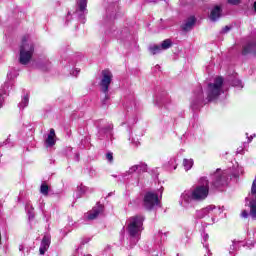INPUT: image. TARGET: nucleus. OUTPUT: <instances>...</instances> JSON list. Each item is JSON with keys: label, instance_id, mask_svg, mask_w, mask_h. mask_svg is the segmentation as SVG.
<instances>
[{"label": "nucleus", "instance_id": "obj_8", "mask_svg": "<svg viewBox=\"0 0 256 256\" xmlns=\"http://www.w3.org/2000/svg\"><path fill=\"white\" fill-rule=\"evenodd\" d=\"M211 179V183L215 189H219V187H225L229 179V172L217 169L216 172L212 174Z\"/></svg>", "mask_w": 256, "mask_h": 256}, {"label": "nucleus", "instance_id": "obj_6", "mask_svg": "<svg viewBox=\"0 0 256 256\" xmlns=\"http://www.w3.org/2000/svg\"><path fill=\"white\" fill-rule=\"evenodd\" d=\"M113 81V73L109 70L102 71V79L100 81L101 91L104 93V99H102V105H109V86Z\"/></svg>", "mask_w": 256, "mask_h": 256}, {"label": "nucleus", "instance_id": "obj_18", "mask_svg": "<svg viewBox=\"0 0 256 256\" xmlns=\"http://www.w3.org/2000/svg\"><path fill=\"white\" fill-rule=\"evenodd\" d=\"M89 192V188L83 184H80L77 187V191H76V199H81V197H83V195H85V193Z\"/></svg>", "mask_w": 256, "mask_h": 256}, {"label": "nucleus", "instance_id": "obj_27", "mask_svg": "<svg viewBox=\"0 0 256 256\" xmlns=\"http://www.w3.org/2000/svg\"><path fill=\"white\" fill-rule=\"evenodd\" d=\"M49 185L47 183H42L40 186V193L41 195H44V197H47L49 195Z\"/></svg>", "mask_w": 256, "mask_h": 256}, {"label": "nucleus", "instance_id": "obj_21", "mask_svg": "<svg viewBox=\"0 0 256 256\" xmlns=\"http://www.w3.org/2000/svg\"><path fill=\"white\" fill-rule=\"evenodd\" d=\"M131 37V33H129V28H124L117 36V39L124 40L129 39Z\"/></svg>", "mask_w": 256, "mask_h": 256}, {"label": "nucleus", "instance_id": "obj_26", "mask_svg": "<svg viewBox=\"0 0 256 256\" xmlns=\"http://www.w3.org/2000/svg\"><path fill=\"white\" fill-rule=\"evenodd\" d=\"M193 159H187V158H185L184 160H183V167H184V169H185V171H189V170H191L192 168H193Z\"/></svg>", "mask_w": 256, "mask_h": 256}, {"label": "nucleus", "instance_id": "obj_33", "mask_svg": "<svg viewBox=\"0 0 256 256\" xmlns=\"http://www.w3.org/2000/svg\"><path fill=\"white\" fill-rule=\"evenodd\" d=\"M106 159L109 163H113V153L112 152H108L106 154Z\"/></svg>", "mask_w": 256, "mask_h": 256}, {"label": "nucleus", "instance_id": "obj_38", "mask_svg": "<svg viewBox=\"0 0 256 256\" xmlns=\"http://www.w3.org/2000/svg\"><path fill=\"white\" fill-rule=\"evenodd\" d=\"M131 143H132L133 145H135V147H137V146L139 145V140H133V139H132Z\"/></svg>", "mask_w": 256, "mask_h": 256}, {"label": "nucleus", "instance_id": "obj_22", "mask_svg": "<svg viewBox=\"0 0 256 256\" xmlns=\"http://www.w3.org/2000/svg\"><path fill=\"white\" fill-rule=\"evenodd\" d=\"M212 209V223H215V218L219 217V215L223 213V210L221 209V207H217L215 205H212Z\"/></svg>", "mask_w": 256, "mask_h": 256}, {"label": "nucleus", "instance_id": "obj_32", "mask_svg": "<svg viewBox=\"0 0 256 256\" xmlns=\"http://www.w3.org/2000/svg\"><path fill=\"white\" fill-rule=\"evenodd\" d=\"M237 247H239V242L233 241L232 245L230 246L229 253H233V251H237Z\"/></svg>", "mask_w": 256, "mask_h": 256}, {"label": "nucleus", "instance_id": "obj_23", "mask_svg": "<svg viewBox=\"0 0 256 256\" xmlns=\"http://www.w3.org/2000/svg\"><path fill=\"white\" fill-rule=\"evenodd\" d=\"M202 239H203L202 243H203L205 249L207 250V255H211V251L209 250V244H205V243H207V241H209V234L203 232Z\"/></svg>", "mask_w": 256, "mask_h": 256}, {"label": "nucleus", "instance_id": "obj_12", "mask_svg": "<svg viewBox=\"0 0 256 256\" xmlns=\"http://www.w3.org/2000/svg\"><path fill=\"white\" fill-rule=\"evenodd\" d=\"M251 53H256V40L255 39L246 40L242 47V55H249Z\"/></svg>", "mask_w": 256, "mask_h": 256}, {"label": "nucleus", "instance_id": "obj_39", "mask_svg": "<svg viewBox=\"0 0 256 256\" xmlns=\"http://www.w3.org/2000/svg\"><path fill=\"white\" fill-rule=\"evenodd\" d=\"M24 249H25V246H23V245L19 246V251H23Z\"/></svg>", "mask_w": 256, "mask_h": 256}, {"label": "nucleus", "instance_id": "obj_4", "mask_svg": "<svg viewBox=\"0 0 256 256\" xmlns=\"http://www.w3.org/2000/svg\"><path fill=\"white\" fill-rule=\"evenodd\" d=\"M163 197V187L157 191H148L143 197V207L147 211H153L157 207H161V199Z\"/></svg>", "mask_w": 256, "mask_h": 256}, {"label": "nucleus", "instance_id": "obj_17", "mask_svg": "<svg viewBox=\"0 0 256 256\" xmlns=\"http://www.w3.org/2000/svg\"><path fill=\"white\" fill-rule=\"evenodd\" d=\"M209 18L214 22L219 21L221 18V7L215 6L214 9L211 10Z\"/></svg>", "mask_w": 256, "mask_h": 256}, {"label": "nucleus", "instance_id": "obj_16", "mask_svg": "<svg viewBox=\"0 0 256 256\" xmlns=\"http://www.w3.org/2000/svg\"><path fill=\"white\" fill-rule=\"evenodd\" d=\"M196 21L195 16H190L182 25V31H191Z\"/></svg>", "mask_w": 256, "mask_h": 256}, {"label": "nucleus", "instance_id": "obj_36", "mask_svg": "<svg viewBox=\"0 0 256 256\" xmlns=\"http://www.w3.org/2000/svg\"><path fill=\"white\" fill-rule=\"evenodd\" d=\"M80 71H81V70L76 69V70L72 71V75H73L74 77H77V75H79Z\"/></svg>", "mask_w": 256, "mask_h": 256}, {"label": "nucleus", "instance_id": "obj_14", "mask_svg": "<svg viewBox=\"0 0 256 256\" xmlns=\"http://www.w3.org/2000/svg\"><path fill=\"white\" fill-rule=\"evenodd\" d=\"M101 213H103V205L97 204L91 211L86 214V219H88V221H93L96 217H99Z\"/></svg>", "mask_w": 256, "mask_h": 256}, {"label": "nucleus", "instance_id": "obj_28", "mask_svg": "<svg viewBox=\"0 0 256 256\" xmlns=\"http://www.w3.org/2000/svg\"><path fill=\"white\" fill-rule=\"evenodd\" d=\"M27 105H29V95L26 94L18 104V107L19 109H24Z\"/></svg>", "mask_w": 256, "mask_h": 256}, {"label": "nucleus", "instance_id": "obj_30", "mask_svg": "<svg viewBox=\"0 0 256 256\" xmlns=\"http://www.w3.org/2000/svg\"><path fill=\"white\" fill-rule=\"evenodd\" d=\"M168 165H169L170 171L177 169V160L175 158L170 159V161L168 162Z\"/></svg>", "mask_w": 256, "mask_h": 256}, {"label": "nucleus", "instance_id": "obj_7", "mask_svg": "<svg viewBox=\"0 0 256 256\" xmlns=\"http://www.w3.org/2000/svg\"><path fill=\"white\" fill-rule=\"evenodd\" d=\"M15 72L10 71L7 74V79H10L6 81L0 88V109L3 107L5 103V99H7V96L9 95V91L13 89V81L11 79H15Z\"/></svg>", "mask_w": 256, "mask_h": 256}, {"label": "nucleus", "instance_id": "obj_3", "mask_svg": "<svg viewBox=\"0 0 256 256\" xmlns=\"http://www.w3.org/2000/svg\"><path fill=\"white\" fill-rule=\"evenodd\" d=\"M145 221V216L138 214L131 216L127 220L126 231L128 233L130 248L135 247L141 239V233H143V223Z\"/></svg>", "mask_w": 256, "mask_h": 256}, {"label": "nucleus", "instance_id": "obj_31", "mask_svg": "<svg viewBox=\"0 0 256 256\" xmlns=\"http://www.w3.org/2000/svg\"><path fill=\"white\" fill-rule=\"evenodd\" d=\"M26 209H29L28 210V217H29V219H34L35 214L33 213V206H30L29 204H27L26 205Z\"/></svg>", "mask_w": 256, "mask_h": 256}, {"label": "nucleus", "instance_id": "obj_13", "mask_svg": "<svg viewBox=\"0 0 256 256\" xmlns=\"http://www.w3.org/2000/svg\"><path fill=\"white\" fill-rule=\"evenodd\" d=\"M196 219H205V217L211 218L213 217V205H209L205 208L197 210L195 213Z\"/></svg>", "mask_w": 256, "mask_h": 256}, {"label": "nucleus", "instance_id": "obj_15", "mask_svg": "<svg viewBox=\"0 0 256 256\" xmlns=\"http://www.w3.org/2000/svg\"><path fill=\"white\" fill-rule=\"evenodd\" d=\"M51 245V234H45L40 244V255H45Z\"/></svg>", "mask_w": 256, "mask_h": 256}, {"label": "nucleus", "instance_id": "obj_11", "mask_svg": "<svg viewBox=\"0 0 256 256\" xmlns=\"http://www.w3.org/2000/svg\"><path fill=\"white\" fill-rule=\"evenodd\" d=\"M137 173L141 175V173H147V164L144 162H140L131 166L125 173L122 174V177H129V175H134Z\"/></svg>", "mask_w": 256, "mask_h": 256}, {"label": "nucleus", "instance_id": "obj_19", "mask_svg": "<svg viewBox=\"0 0 256 256\" xmlns=\"http://www.w3.org/2000/svg\"><path fill=\"white\" fill-rule=\"evenodd\" d=\"M46 145L47 147H53L55 145V129L53 128L50 129V133L46 139Z\"/></svg>", "mask_w": 256, "mask_h": 256}, {"label": "nucleus", "instance_id": "obj_29", "mask_svg": "<svg viewBox=\"0 0 256 256\" xmlns=\"http://www.w3.org/2000/svg\"><path fill=\"white\" fill-rule=\"evenodd\" d=\"M232 87H237V89H243V82L239 80L238 78H235L231 82Z\"/></svg>", "mask_w": 256, "mask_h": 256}, {"label": "nucleus", "instance_id": "obj_37", "mask_svg": "<svg viewBox=\"0 0 256 256\" xmlns=\"http://www.w3.org/2000/svg\"><path fill=\"white\" fill-rule=\"evenodd\" d=\"M247 139H248V143H251V141H253V136L249 137V133H246Z\"/></svg>", "mask_w": 256, "mask_h": 256}, {"label": "nucleus", "instance_id": "obj_10", "mask_svg": "<svg viewBox=\"0 0 256 256\" xmlns=\"http://www.w3.org/2000/svg\"><path fill=\"white\" fill-rule=\"evenodd\" d=\"M87 0H77L76 10L73 13V17H77L80 23H85V15H87Z\"/></svg>", "mask_w": 256, "mask_h": 256}, {"label": "nucleus", "instance_id": "obj_34", "mask_svg": "<svg viewBox=\"0 0 256 256\" xmlns=\"http://www.w3.org/2000/svg\"><path fill=\"white\" fill-rule=\"evenodd\" d=\"M227 3H229V5H239L241 0H227Z\"/></svg>", "mask_w": 256, "mask_h": 256}, {"label": "nucleus", "instance_id": "obj_25", "mask_svg": "<svg viewBox=\"0 0 256 256\" xmlns=\"http://www.w3.org/2000/svg\"><path fill=\"white\" fill-rule=\"evenodd\" d=\"M148 49L151 55H157L162 51L160 45H150Z\"/></svg>", "mask_w": 256, "mask_h": 256}, {"label": "nucleus", "instance_id": "obj_41", "mask_svg": "<svg viewBox=\"0 0 256 256\" xmlns=\"http://www.w3.org/2000/svg\"><path fill=\"white\" fill-rule=\"evenodd\" d=\"M156 69H159V65L156 66Z\"/></svg>", "mask_w": 256, "mask_h": 256}, {"label": "nucleus", "instance_id": "obj_1", "mask_svg": "<svg viewBox=\"0 0 256 256\" xmlns=\"http://www.w3.org/2000/svg\"><path fill=\"white\" fill-rule=\"evenodd\" d=\"M223 93H225V90H223V77H216L213 83L208 84L206 99L203 98V88L201 86L197 88V91L194 93V99L191 102V108L193 111H197L201 109L203 105H207V103L219 99Z\"/></svg>", "mask_w": 256, "mask_h": 256}, {"label": "nucleus", "instance_id": "obj_5", "mask_svg": "<svg viewBox=\"0 0 256 256\" xmlns=\"http://www.w3.org/2000/svg\"><path fill=\"white\" fill-rule=\"evenodd\" d=\"M33 53H35V46L33 45V42H30L27 37H23L22 44L20 46L19 63H21V65H27L29 61H31Z\"/></svg>", "mask_w": 256, "mask_h": 256}, {"label": "nucleus", "instance_id": "obj_24", "mask_svg": "<svg viewBox=\"0 0 256 256\" xmlns=\"http://www.w3.org/2000/svg\"><path fill=\"white\" fill-rule=\"evenodd\" d=\"M172 46H173V41H171V39H166L161 43L160 49H162V51H166V49H170V47Z\"/></svg>", "mask_w": 256, "mask_h": 256}, {"label": "nucleus", "instance_id": "obj_2", "mask_svg": "<svg viewBox=\"0 0 256 256\" xmlns=\"http://www.w3.org/2000/svg\"><path fill=\"white\" fill-rule=\"evenodd\" d=\"M209 197V179L207 177H201L198 184L185 190L179 199V205L187 209L193 203H201Z\"/></svg>", "mask_w": 256, "mask_h": 256}, {"label": "nucleus", "instance_id": "obj_20", "mask_svg": "<svg viewBox=\"0 0 256 256\" xmlns=\"http://www.w3.org/2000/svg\"><path fill=\"white\" fill-rule=\"evenodd\" d=\"M169 102V96L167 95V93H164L161 96H158L156 99V105H158L159 107H161V105H167V103Z\"/></svg>", "mask_w": 256, "mask_h": 256}, {"label": "nucleus", "instance_id": "obj_9", "mask_svg": "<svg viewBox=\"0 0 256 256\" xmlns=\"http://www.w3.org/2000/svg\"><path fill=\"white\" fill-rule=\"evenodd\" d=\"M98 139L103 141V139H109L110 137H113V124L101 120L98 123V134H97Z\"/></svg>", "mask_w": 256, "mask_h": 256}, {"label": "nucleus", "instance_id": "obj_40", "mask_svg": "<svg viewBox=\"0 0 256 256\" xmlns=\"http://www.w3.org/2000/svg\"><path fill=\"white\" fill-rule=\"evenodd\" d=\"M147 3H153V0H145Z\"/></svg>", "mask_w": 256, "mask_h": 256}, {"label": "nucleus", "instance_id": "obj_35", "mask_svg": "<svg viewBox=\"0 0 256 256\" xmlns=\"http://www.w3.org/2000/svg\"><path fill=\"white\" fill-rule=\"evenodd\" d=\"M229 31H231V27L225 26V27L222 29L221 33H229Z\"/></svg>", "mask_w": 256, "mask_h": 256}]
</instances>
